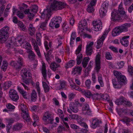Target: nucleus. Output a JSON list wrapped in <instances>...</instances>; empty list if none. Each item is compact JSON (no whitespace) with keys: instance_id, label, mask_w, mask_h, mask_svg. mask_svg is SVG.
Returning a JSON list of instances; mask_svg holds the SVG:
<instances>
[{"instance_id":"6","label":"nucleus","mask_w":133,"mask_h":133,"mask_svg":"<svg viewBox=\"0 0 133 133\" xmlns=\"http://www.w3.org/2000/svg\"><path fill=\"white\" fill-rule=\"evenodd\" d=\"M19 108L23 112L22 117L24 120L27 122H29L31 119L28 112V109L27 107L23 103L20 104L19 106Z\"/></svg>"},{"instance_id":"25","label":"nucleus","mask_w":133,"mask_h":133,"mask_svg":"<svg viewBox=\"0 0 133 133\" xmlns=\"http://www.w3.org/2000/svg\"><path fill=\"white\" fill-rule=\"evenodd\" d=\"M23 127V124L22 123H18L14 125L13 126L12 130L14 131H19Z\"/></svg>"},{"instance_id":"63","label":"nucleus","mask_w":133,"mask_h":133,"mask_svg":"<svg viewBox=\"0 0 133 133\" xmlns=\"http://www.w3.org/2000/svg\"><path fill=\"white\" fill-rule=\"evenodd\" d=\"M70 127L74 129L79 130L80 129L78 126L74 124H71L70 125Z\"/></svg>"},{"instance_id":"61","label":"nucleus","mask_w":133,"mask_h":133,"mask_svg":"<svg viewBox=\"0 0 133 133\" xmlns=\"http://www.w3.org/2000/svg\"><path fill=\"white\" fill-rule=\"evenodd\" d=\"M17 61L18 63H19L22 66H23V59L21 57H19Z\"/></svg>"},{"instance_id":"4","label":"nucleus","mask_w":133,"mask_h":133,"mask_svg":"<svg viewBox=\"0 0 133 133\" xmlns=\"http://www.w3.org/2000/svg\"><path fill=\"white\" fill-rule=\"evenodd\" d=\"M41 18H42L44 19L45 18V20L44 22L41 23L40 26V28L39 29V31L40 30H44L45 29V27L46 26L47 21L50 18L51 16V10L50 9H44L43 11L41 13Z\"/></svg>"},{"instance_id":"49","label":"nucleus","mask_w":133,"mask_h":133,"mask_svg":"<svg viewBox=\"0 0 133 133\" xmlns=\"http://www.w3.org/2000/svg\"><path fill=\"white\" fill-rule=\"evenodd\" d=\"M29 30L30 31L31 33H33L35 32V28L33 26V25L32 24H30L29 25Z\"/></svg>"},{"instance_id":"8","label":"nucleus","mask_w":133,"mask_h":133,"mask_svg":"<svg viewBox=\"0 0 133 133\" xmlns=\"http://www.w3.org/2000/svg\"><path fill=\"white\" fill-rule=\"evenodd\" d=\"M81 93L87 98L93 100L97 99L98 98L99 94H92L90 91L87 90L83 89Z\"/></svg>"},{"instance_id":"13","label":"nucleus","mask_w":133,"mask_h":133,"mask_svg":"<svg viewBox=\"0 0 133 133\" xmlns=\"http://www.w3.org/2000/svg\"><path fill=\"white\" fill-rule=\"evenodd\" d=\"M9 97L13 101L16 102L19 99V96L17 92L14 89L10 90L9 92Z\"/></svg>"},{"instance_id":"55","label":"nucleus","mask_w":133,"mask_h":133,"mask_svg":"<svg viewBox=\"0 0 133 133\" xmlns=\"http://www.w3.org/2000/svg\"><path fill=\"white\" fill-rule=\"evenodd\" d=\"M114 75L116 77L117 79L122 75H121V73L120 72L117 71H114Z\"/></svg>"},{"instance_id":"51","label":"nucleus","mask_w":133,"mask_h":133,"mask_svg":"<svg viewBox=\"0 0 133 133\" xmlns=\"http://www.w3.org/2000/svg\"><path fill=\"white\" fill-rule=\"evenodd\" d=\"M105 58L107 60H111L112 59V56L110 53L108 52H107L105 53Z\"/></svg>"},{"instance_id":"37","label":"nucleus","mask_w":133,"mask_h":133,"mask_svg":"<svg viewBox=\"0 0 133 133\" xmlns=\"http://www.w3.org/2000/svg\"><path fill=\"white\" fill-rule=\"evenodd\" d=\"M82 57L83 56L82 54H79V55H77L76 61L78 65H79L81 64L82 61Z\"/></svg>"},{"instance_id":"26","label":"nucleus","mask_w":133,"mask_h":133,"mask_svg":"<svg viewBox=\"0 0 133 133\" xmlns=\"http://www.w3.org/2000/svg\"><path fill=\"white\" fill-rule=\"evenodd\" d=\"M112 83L115 88L119 89L121 88V84L118 80L117 81L115 79H112Z\"/></svg>"},{"instance_id":"56","label":"nucleus","mask_w":133,"mask_h":133,"mask_svg":"<svg viewBox=\"0 0 133 133\" xmlns=\"http://www.w3.org/2000/svg\"><path fill=\"white\" fill-rule=\"evenodd\" d=\"M82 45H79L76 50L75 54L77 56V55H79V54H81L80 52L82 49Z\"/></svg>"},{"instance_id":"36","label":"nucleus","mask_w":133,"mask_h":133,"mask_svg":"<svg viewBox=\"0 0 133 133\" xmlns=\"http://www.w3.org/2000/svg\"><path fill=\"white\" fill-rule=\"evenodd\" d=\"M89 60V58L88 57L84 58L82 63L83 67L85 68L86 67Z\"/></svg>"},{"instance_id":"28","label":"nucleus","mask_w":133,"mask_h":133,"mask_svg":"<svg viewBox=\"0 0 133 133\" xmlns=\"http://www.w3.org/2000/svg\"><path fill=\"white\" fill-rule=\"evenodd\" d=\"M52 19L57 23L55 26V28H58L59 26V23L61 22L62 20L61 17L59 16H56L53 17Z\"/></svg>"},{"instance_id":"59","label":"nucleus","mask_w":133,"mask_h":133,"mask_svg":"<svg viewBox=\"0 0 133 133\" xmlns=\"http://www.w3.org/2000/svg\"><path fill=\"white\" fill-rule=\"evenodd\" d=\"M128 71L131 75L132 76L133 75V68L132 66H128Z\"/></svg>"},{"instance_id":"45","label":"nucleus","mask_w":133,"mask_h":133,"mask_svg":"<svg viewBox=\"0 0 133 133\" xmlns=\"http://www.w3.org/2000/svg\"><path fill=\"white\" fill-rule=\"evenodd\" d=\"M18 25L23 31H24L25 30V27L21 21H19L18 22Z\"/></svg>"},{"instance_id":"58","label":"nucleus","mask_w":133,"mask_h":133,"mask_svg":"<svg viewBox=\"0 0 133 133\" xmlns=\"http://www.w3.org/2000/svg\"><path fill=\"white\" fill-rule=\"evenodd\" d=\"M78 115L77 114H70L69 115V118L71 119H76L78 117Z\"/></svg>"},{"instance_id":"19","label":"nucleus","mask_w":133,"mask_h":133,"mask_svg":"<svg viewBox=\"0 0 133 133\" xmlns=\"http://www.w3.org/2000/svg\"><path fill=\"white\" fill-rule=\"evenodd\" d=\"M94 45V42H90L89 44L86 46V53L88 55H90L91 54L92 50V46Z\"/></svg>"},{"instance_id":"47","label":"nucleus","mask_w":133,"mask_h":133,"mask_svg":"<svg viewBox=\"0 0 133 133\" xmlns=\"http://www.w3.org/2000/svg\"><path fill=\"white\" fill-rule=\"evenodd\" d=\"M52 51L51 50H50L48 51V52H47V54L44 53V54L46 59L48 62V61H49V59H50L49 56L51 54Z\"/></svg>"},{"instance_id":"7","label":"nucleus","mask_w":133,"mask_h":133,"mask_svg":"<svg viewBox=\"0 0 133 133\" xmlns=\"http://www.w3.org/2000/svg\"><path fill=\"white\" fill-rule=\"evenodd\" d=\"M131 26V24L129 23H125L123 25L116 27L112 31V33H119L127 31L128 27Z\"/></svg>"},{"instance_id":"38","label":"nucleus","mask_w":133,"mask_h":133,"mask_svg":"<svg viewBox=\"0 0 133 133\" xmlns=\"http://www.w3.org/2000/svg\"><path fill=\"white\" fill-rule=\"evenodd\" d=\"M38 7L37 5H34L32 8L30 9V13H33L34 14L36 13L37 11Z\"/></svg>"},{"instance_id":"16","label":"nucleus","mask_w":133,"mask_h":133,"mask_svg":"<svg viewBox=\"0 0 133 133\" xmlns=\"http://www.w3.org/2000/svg\"><path fill=\"white\" fill-rule=\"evenodd\" d=\"M82 68L79 66H75L72 69L71 71V74L73 76H76L80 75L81 74V71Z\"/></svg>"},{"instance_id":"64","label":"nucleus","mask_w":133,"mask_h":133,"mask_svg":"<svg viewBox=\"0 0 133 133\" xmlns=\"http://www.w3.org/2000/svg\"><path fill=\"white\" fill-rule=\"evenodd\" d=\"M124 104L127 107H131L132 105V103L131 102L128 100L127 99Z\"/></svg>"},{"instance_id":"10","label":"nucleus","mask_w":133,"mask_h":133,"mask_svg":"<svg viewBox=\"0 0 133 133\" xmlns=\"http://www.w3.org/2000/svg\"><path fill=\"white\" fill-rule=\"evenodd\" d=\"M108 6L109 3L108 2L105 1L103 3L99 11L100 16L101 18L105 16Z\"/></svg>"},{"instance_id":"31","label":"nucleus","mask_w":133,"mask_h":133,"mask_svg":"<svg viewBox=\"0 0 133 133\" xmlns=\"http://www.w3.org/2000/svg\"><path fill=\"white\" fill-rule=\"evenodd\" d=\"M126 99L123 96H121L116 101V103L118 105L121 104H124Z\"/></svg>"},{"instance_id":"15","label":"nucleus","mask_w":133,"mask_h":133,"mask_svg":"<svg viewBox=\"0 0 133 133\" xmlns=\"http://www.w3.org/2000/svg\"><path fill=\"white\" fill-rule=\"evenodd\" d=\"M101 55L98 53L95 59L96 66L95 70L97 74L101 68Z\"/></svg>"},{"instance_id":"53","label":"nucleus","mask_w":133,"mask_h":133,"mask_svg":"<svg viewBox=\"0 0 133 133\" xmlns=\"http://www.w3.org/2000/svg\"><path fill=\"white\" fill-rule=\"evenodd\" d=\"M124 63L123 61L118 62L117 63V68L119 69L122 68L124 65Z\"/></svg>"},{"instance_id":"23","label":"nucleus","mask_w":133,"mask_h":133,"mask_svg":"<svg viewBox=\"0 0 133 133\" xmlns=\"http://www.w3.org/2000/svg\"><path fill=\"white\" fill-rule=\"evenodd\" d=\"M5 1L4 0H0V17L3 15V11L5 8Z\"/></svg>"},{"instance_id":"35","label":"nucleus","mask_w":133,"mask_h":133,"mask_svg":"<svg viewBox=\"0 0 133 133\" xmlns=\"http://www.w3.org/2000/svg\"><path fill=\"white\" fill-rule=\"evenodd\" d=\"M58 8H57L56 9H58V10H61L65 8L67 5L66 3L62 2H58Z\"/></svg>"},{"instance_id":"20","label":"nucleus","mask_w":133,"mask_h":133,"mask_svg":"<svg viewBox=\"0 0 133 133\" xmlns=\"http://www.w3.org/2000/svg\"><path fill=\"white\" fill-rule=\"evenodd\" d=\"M129 37V36H125L123 37L120 40V43L124 46L127 47L129 45V41L127 39Z\"/></svg>"},{"instance_id":"29","label":"nucleus","mask_w":133,"mask_h":133,"mask_svg":"<svg viewBox=\"0 0 133 133\" xmlns=\"http://www.w3.org/2000/svg\"><path fill=\"white\" fill-rule=\"evenodd\" d=\"M60 66V65L56 64L55 62L51 63L50 65V68L53 71H55L57 68Z\"/></svg>"},{"instance_id":"41","label":"nucleus","mask_w":133,"mask_h":133,"mask_svg":"<svg viewBox=\"0 0 133 133\" xmlns=\"http://www.w3.org/2000/svg\"><path fill=\"white\" fill-rule=\"evenodd\" d=\"M58 114L59 116V117L64 121V115L63 111L60 109H58L57 110Z\"/></svg>"},{"instance_id":"30","label":"nucleus","mask_w":133,"mask_h":133,"mask_svg":"<svg viewBox=\"0 0 133 133\" xmlns=\"http://www.w3.org/2000/svg\"><path fill=\"white\" fill-rule=\"evenodd\" d=\"M42 73L43 77L44 79H45L46 78V70L45 64L43 63L42 64Z\"/></svg>"},{"instance_id":"5","label":"nucleus","mask_w":133,"mask_h":133,"mask_svg":"<svg viewBox=\"0 0 133 133\" xmlns=\"http://www.w3.org/2000/svg\"><path fill=\"white\" fill-rule=\"evenodd\" d=\"M19 38L20 39H18V38H15L14 37H12L8 41L6 44V45L7 47H10L11 49H12V51H14L16 53H18V50L16 48H13V45L14 44V45H16L17 46L18 45L17 43V42L20 43L22 40V37Z\"/></svg>"},{"instance_id":"43","label":"nucleus","mask_w":133,"mask_h":133,"mask_svg":"<svg viewBox=\"0 0 133 133\" xmlns=\"http://www.w3.org/2000/svg\"><path fill=\"white\" fill-rule=\"evenodd\" d=\"M43 86L45 92H48L49 91L50 88L47 83L45 82H43Z\"/></svg>"},{"instance_id":"57","label":"nucleus","mask_w":133,"mask_h":133,"mask_svg":"<svg viewBox=\"0 0 133 133\" xmlns=\"http://www.w3.org/2000/svg\"><path fill=\"white\" fill-rule=\"evenodd\" d=\"M124 4L126 5H129L133 1V0H123Z\"/></svg>"},{"instance_id":"22","label":"nucleus","mask_w":133,"mask_h":133,"mask_svg":"<svg viewBox=\"0 0 133 133\" xmlns=\"http://www.w3.org/2000/svg\"><path fill=\"white\" fill-rule=\"evenodd\" d=\"M27 52L28 54V57L30 60L33 61L35 59L36 55L32 50L28 49Z\"/></svg>"},{"instance_id":"42","label":"nucleus","mask_w":133,"mask_h":133,"mask_svg":"<svg viewBox=\"0 0 133 133\" xmlns=\"http://www.w3.org/2000/svg\"><path fill=\"white\" fill-rule=\"evenodd\" d=\"M119 81L121 82H121L125 83L127 82V80L125 76L123 75H122L118 79Z\"/></svg>"},{"instance_id":"60","label":"nucleus","mask_w":133,"mask_h":133,"mask_svg":"<svg viewBox=\"0 0 133 133\" xmlns=\"http://www.w3.org/2000/svg\"><path fill=\"white\" fill-rule=\"evenodd\" d=\"M60 85L61 87V89H63L65 88L66 85V82L64 81H62L60 82Z\"/></svg>"},{"instance_id":"50","label":"nucleus","mask_w":133,"mask_h":133,"mask_svg":"<svg viewBox=\"0 0 133 133\" xmlns=\"http://www.w3.org/2000/svg\"><path fill=\"white\" fill-rule=\"evenodd\" d=\"M76 120H77L78 123L80 125H81L83 122V118L82 117L79 116L78 115V117L77 118V119Z\"/></svg>"},{"instance_id":"2","label":"nucleus","mask_w":133,"mask_h":133,"mask_svg":"<svg viewBox=\"0 0 133 133\" xmlns=\"http://www.w3.org/2000/svg\"><path fill=\"white\" fill-rule=\"evenodd\" d=\"M42 37L41 34H36V41L34 38H32L31 41L32 45L33 47L34 50L36 53L38 57L40 58L42 57V55L38 45L41 46L42 45L41 40Z\"/></svg>"},{"instance_id":"62","label":"nucleus","mask_w":133,"mask_h":133,"mask_svg":"<svg viewBox=\"0 0 133 133\" xmlns=\"http://www.w3.org/2000/svg\"><path fill=\"white\" fill-rule=\"evenodd\" d=\"M85 84L88 89H90L91 84V82L90 80L87 79V80L85 82Z\"/></svg>"},{"instance_id":"52","label":"nucleus","mask_w":133,"mask_h":133,"mask_svg":"<svg viewBox=\"0 0 133 133\" xmlns=\"http://www.w3.org/2000/svg\"><path fill=\"white\" fill-rule=\"evenodd\" d=\"M81 36L82 38L84 39L87 37L89 38H91L92 37L91 36L88 34H81Z\"/></svg>"},{"instance_id":"33","label":"nucleus","mask_w":133,"mask_h":133,"mask_svg":"<svg viewBox=\"0 0 133 133\" xmlns=\"http://www.w3.org/2000/svg\"><path fill=\"white\" fill-rule=\"evenodd\" d=\"M37 98V94L34 90H32L31 95V99L32 101L35 102Z\"/></svg>"},{"instance_id":"12","label":"nucleus","mask_w":133,"mask_h":133,"mask_svg":"<svg viewBox=\"0 0 133 133\" xmlns=\"http://www.w3.org/2000/svg\"><path fill=\"white\" fill-rule=\"evenodd\" d=\"M93 27L92 30L95 31H100L102 28V23L100 20H98L94 21L92 23Z\"/></svg>"},{"instance_id":"39","label":"nucleus","mask_w":133,"mask_h":133,"mask_svg":"<svg viewBox=\"0 0 133 133\" xmlns=\"http://www.w3.org/2000/svg\"><path fill=\"white\" fill-rule=\"evenodd\" d=\"M3 65L1 67V69L4 71H5L8 66V63L6 61H3Z\"/></svg>"},{"instance_id":"48","label":"nucleus","mask_w":133,"mask_h":133,"mask_svg":"<svg viewBox=\"0 0 133 133\" xmlns=\"http://www.w3.org/2000/svg\"><path fill=\"white\" fill-rule=\"evenodd\" d=\"M87 11L89 13H92L94 11V7L91 5H89L87 9Z\"/></svg>"},{"instance_id":"21","label":"nucleus","mask_w":133,"mask_h":133,"mask_svg":"<svg viewBox=\"0 0 133 133\" xmlns=\"http://www.w3.org/2000/svg\"><path fill=\"white\" fill-rule=\"evenodd\" d=\"M101 121L97 118L93 119L92 120L91 127L93 129H95L97 127H99V123H101Z\"/></svg>"},{"instance_id":"34","label":"nucleus","mask_w":133,"mask_h":133,"mask_svg":"<svg viewBox=\"0 0 133 133\" xmlns=\"http://www.w3.org/2000/svg\"><path fill=\"white\" fill-rule=\"evenodd\" d=\"M12 84V82L10 81L4 83L3 85V88L5 90L9 88Z\"/></svg>"},{"instance_id":"24","label":"nucleus","mask_w":133,"mask_h":133,"mask_svg":"<svg viewBox=\"0 0 133 133\" xmlns=\"http://www.w3.org/2000/svg\"><path fill=\"white\" fill-rule=\"evenodd\" d=\"M58 2L54 1L52 3L51 6L50 7L47 8L46 9H48V10L49 9H50L51 10V12L52 10H58V9H56L57 8H58Z\"/></svg>"},{"instance_id":"27","label":"nucleus","mask_w":133,"mask_h":133,"mask_svg":"<svg viewBox=\"0 0 133 133\" xmlns=\"http://www.w3.org/2000/svg\"><path fill=\"white\" fill-rule=\"evenodd\" d=\"M8 37V34H0V43H4Z\"/></svg>"},{"instance_id":"14","label":"nucleus","mask_w":133,"mask_h":133,"mask_svg":"<svg viewBox=\"0 0 133 133\" xmlns=\"http://www.w3.org/2000/svg\"><path fill=\"white\" fill-rule=\"evenodd\" d=\"M69 107L70 109H68L67 111L70 114H72V111L74 113H76L79 111L78 108L75 106V103L73 102H71L70 103Z\"/></svg>"},{"instance_id":"54","label":"nucleus","mask_w":133,"mask_h":133,"mask_svg":"<svg viewBox=\"0 0 133 133\" xmlns=\"http://www.w3.org/2000/svg\"><path fill=\"white\" fill-rule=\"evenodd\" d=\"M6 107L8 109L10 110H13L15 108V107L14 105L10 103L7 104L6 105Z\"/></svg>"},{"instance_id":"46","label":"nucleus","mask_w":133,"mask_h":133,"mask_svg":"<svg viewBox=\"0 0 133 133\" xmlns=\"http://www.w3.org/2000/svg\"><path fill=\"white\" fill-rule=\"evenodd\" d=\"M57 23L55 21V20L52 18L51 19L50 22L49 24V26L50 27L53 28L54 27H55V26Z\"/></svg>"},{"instance_id":"18","label":"nucleus","mask_w":133,"mask_h":133,"mask_svg":"<svg viewBox=\"0 0 133 133\" xmlns=\"http://www.w3.org/2000/svg\"><path fill=\"white\" fill-rule=\"evenodd\" d=\"M107 36L106 34H104L101 38L97 41V44L96 46L97 49H99L102 45L103 42Z\"/></svg>"},{"instance_id":"17","label":"nucleus","mask_w":133,"mask_h":133,"mask_svg":"<svg viewBox=\"0 0 133 133\" xmlns=\"http://www.w3.org/2000/svg\"><path fill=\"white\" fill-rule=\"evenodd\" d=\"M91 112L89 105L87 104H85L82 108V112L85 115H90L91 114Z\"/></svg>"},{"instance_id":"3","label":"nucleus","mask_w":133,"mask_h":133,"mask_svg":"<svg viewBox=\"0 0 133 133\" xmlns=\"http://www.w3.org/2000/svg\"><path fill=\"white\" fill-rule=\"evenodd\" d=\"M21 73L23 77V82L25 83L26 85L22 83H21V84L25 89L28 90L29 89L28 86L29 85L30 79L31 77V74L25 68L22 69L21 71Z\"/></svg>"},{"instance_id":"32","label":"nucleus","mask_w":133,"mask_h":133,"mask_svg":"<svg viewBox=\"0 0 133 133\" xmlns=\"http://www.w3.org/2000/svg\"><path fill=\"white\" fill-rule=\"evenodd\" d=\"M75 63V61L74 60H71L67 63H66L65 66V68L66 69L70 68L73 66Z\"/></svg>"},{"instance_id":"11","label":"nucleus","mask_w":133,"mask_h":133,"mask_svg":"<svg viewBox=\"0 0 133 133\" xmlns=\"http://www.w3.org/2000/svg\"><path fill=\"white\" fill-rule=\"evenodd\" d=\"M88 23L86 20H81L79 23L78 28L79 33H85V29L87 27Z\"/></svg>"},{"instance_id":"44","label":"nucleus","mask_w":133,"mask_h":133,"mask_svg":"<svg viewBox=\"0 0 133 133\" xmlns=\"http://www.w3.org/2000/svg\"><path fill=\"white\" fill-rule=\"evenodd\" d=\"M9 30L8 26H5L0 30V33H8Z\"/></svg>"},{"instance_id":"9","label":"nucleus","mask_w":133,"mask_h":133,"mask_svg":"<svg viewBox=\"0 0 133 133\" xmlns=\"http://www.w3.org/2000/svg\"><path fill=\"white\" fill-rule=\"evenodd\" d=\"M43 119L47 124H52L54 120L52 114L49 112H45L43 117Z\"/></svg>"},{"instance_id":"40","label":"nucleus","mask_w":133,"mask_h":133,"mask_svg":"<svg viewBox=\"0 0 133 133\" xmlns=\"http://www.w3.org/2000/svg\"><path fill=\"white\" fill-rule=\"evenodd\" d=\"M98 80L100 85L101 87L104 86V84L102 78V75L101 74H99L98 75Z\"/></svg>"},{"instance_id":"1","label":"nucleus","mask_w":133,"mask_h":133,"mask_svg":"<svg viewBox=\"0 0 133 133\" xmlns=\"http://www.w3.org/2000/svg\"><path fill=\"white\" fill-rule=\"evenodd\" d=\"M111 19L112 21L120 20L126 19L128 18L127 16L125 14L123 4L121 2L119 6L118 11L113 10L111 14Z\"/></svg>"}]
</instances>
